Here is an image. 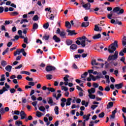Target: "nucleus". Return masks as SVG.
Listing matches in <instances>:
<instances>
[{
    "label": "nucleus",
    "instance_id": "nucleus-1",
    "mask_svg": "<svg viewBox=\"0 0 126 126\" xmlns=\"http://www.w3.org/2000/svg\"><path fill=\"white\" fill-rule=\"evenodd\" d=\"M117 48H119V45H118V41L115 40L113 43L109 46L108 51L110 54H112L117 50Z\"/></svg>",
    "mask_w": 126,
    "mask_h": 126
},
{
    "label": "nucleus",
    "instance_id": "nucleus-2",
    "mask_svg": "<svg viewBox=\"0 0 126 126\" xmlns=\"http://www.w3.org/2000/svg\"><path fill=\"white\" fill-rule=\"evenodd\" d=\"M113 12L120 15V14H123L125 10L120 7H116L113 8Z\"/></svg>",
    "mask_w": 126,
    "mask_h": 126
},
{
    "label": "nucleus",
    "instance_id": "nucleus-3",
    "mask_svg": "<svg viewBox=\"0 0 126 126\" xmlns=\"http://www.w3.org/2000/svg\"><path fill=\"white\" fill-rule=\"evenodd\" d=\"M119 55V52L118 51H115L114 55H110L107 59V62H110V61H115L118 59V56Z\"/></svg>",
    "mask_w": 126,
    "mask_h": 126
},
{
    "label": "nucleus",
    "instance_id": "nucleus-4",
    "mask_svg": "<svg viewBox=\"0 0 126 126\" xmlns=\"http://www.w3.org/2000/svg\"><path fill=\"white\" fill-rule=\"evenodd\" d=\"M45 70L47 72H49L50 71H52L53 70H56V67L52 66V65H48L46 66Z\"/></svg>",
    "mask_w": 126,
    "mask_h": 126
},
{
    "label": "nucleus",
    "instance_id": "nucleus-5",
    "mask_svg": "<svg viewBox=\"0 0 126 126\" xmlns=\"http://www.w3.org/2000/svg\"><path fill=\"white\" fill-rule=\"evenodd\" d=\"M82 6L84 8H85L86 10H88L90 9L91 7V4L90 3L88 2L86 4H84L83 5H82Z\"/></svg>",
    "mask_w": 126,
    "mask_h": 126
},
{
    "label": "nucleus",
    "instance_id": "nucleus-6",
    "mask_svg": "<svg viewBox=\"0 0 126 126\" xmlns=\"http://www.w3.org/2000/svg\"><path fill=\"white\" fill-rule=\"evenodd\" d=\"M21 120H24V119H27V115L25 114L24 111H21L20 112Z\"/></svg>",
    "mask_w": 126,
    "mask_h": 126
},
{
    "label": "nucleus",
    "instance_id": "nucleus-7",
    "mask_svg": "<svg viewBox=\"0 0 126 126\" xmlns=\"http://www.w3.org/2000/svg\"><path fill=\"white\" fill-rule=\"evenodd\" d=\"M66 32H68V35H70V36H72V35H76V34H77V32H75V31L74 30L71 31L70 30H67Z\"/></svg>",
    "mask_w": 126,
    "mask_h": 126
},
{
    "label": "nucleus",
    "instance_id": "nucleus-8",
    "mask_svg": "<svg viewBox=\"0 0 126 126\" xmlns=\"http://www.w3.org/2000/svg\"><path fill=\"white\" fill-rule=\"evenodd\" d=\"M52 39L56 42V43H60V42H61V38L58 37L56 35H54Z\"/></svg>",
    "mask_w": 126,
    "mask_h": 126
},
{
    "label": "nucleus",
    "instance_id": "nucleus-9",
    "mask_svg": "<svg viewBox=\"0 0 126 126\" xmlns=\"http://www.w3.org/2000/svg\"><path fill=\"white\" fill-rule=\"evenodd\" d=\"M123 86H124V83H123L115 85V88L118 90L121 89V88H123Z\"/></svg>",
    "mask_w": 126,
    "mask_h": 126
},
{
    "label": "nucleus",
    "instance_id": "nucleus-10",
    "mask_svg": "<svg viewBox=\"0 0 126 126\" xmlns=\"http://www.w3.org/2000/svg\"><path fill=\"white\" fill-rule=\"evenodd\" d=\"M70 50H72L73 51H76V50H77V45L74 44L71 45L70 46Z\"/></svg>",
    "mask_w": 126,
    "mask_h": 126
},
{
    "label": "nucleus",
    "instance_id": "nucleus-11",
    "mask_svg": "<svg viewBox=\"0 0 126 126\" xmlns=\"http://www.w3.org/2000/svg\"><path fill=\"white\" fill-rule=\"evenodd\" d=\"M88 26H89V22H83L81 24V27L86 28V27H88Z\"/></svg>",
    "mask_w": 126,
    "mask_h": 126
},
{
    "label": "nucleus",
    "instance_id": "nucleus-12",
    "mask_svg": "<svg viewBox=\"0 0 126 126\" xmlns=\"http://www.w3.org/2000/svg\"><path fill=\"white\" fill-rule=\"evenodd\" d=\"M92 65H101V63H96V60H94L92 61L91 62Z\"/></svg>",
    "mask_w": 126,
    "mask_h": 126
},
{
    "label": "nucleus",
    "instance_id": "nucleus-13",
    "mask_svg": "<svg viewBox=\"0 0 126 126\" xmlns=\"http://www.w3.org/2000/svg\"><path fill=\"white\" fill-rule=\"evenodd\" d=\"M65 26L66 28H68V29H70V28H71V24H70V23L68 21L65 22Z\"/></svg>",
    "mask_w": 126,
    "mask_h": 126
},
{
    "label": "nucleus",
    "instance_id": "nucleus-14",
    "mask_svg": "<svg viewBox=\"0 0 126 126\" xmlns=\"http://www.w3.org/2000/svg\"><path fill=\"white\" fill-rule=\"evenodd\" d=\"M114 106V102L111 101L109 102L107 105V109H111V108H112V107Z\"/></svg>",
    "mask_w": 126,
    "mask_h": 126
},
{
    "label": "nucleus",
    "instance_id": "nucleus-15",
    "mask_svg": "<svg viewBox=\"0 0 126 126\" xmlns=\"http://www.w3.org/2000/svg\"><path fill=\"white\" fill-rule=\"evenodd\" d=\"M89 94H91V93H95L96 92V90L94 88H92L91 90H88Z\"/></svg>",
    "mask_w": 126,
    "mask_h": 126
},
{
    "label": "nucleus",
    "instance_id": "nucleus-16",
    "mask_svg": "<svg viewBox=\"0 0 126 126\" xmlns=\"http://www.w3.org/2000/svg\"><path fill=\"white\" fill-rule=\"evenodd\" d=\"M100 38H101V34L100 33L95 34L93 37V39L94 40H96V39H100Z\"/></svg>",
    "mask_w": 126,
    "mask_h": 126
},
{
    "label": "nucleus",
    "instance_id": "nucleus-17",
    "mask_svg": "<svg viewBox=\"0 0 126 126\" xmlns=\"http://www.w3.org/2000/svg\"><path fill=\"white\" fill-rule=\"evenodd\" d=\"M72 100V99H71V98H68L67 99V102H66V106H70V105L71 104V102H70V101H71Z\"/></svg>",
    "mask_w": 126,
    "mask_h": 126
},
{
    "label": "nucleus",
    "instance_id": "nucleus-18",
    "mask_svg": "<svg viewBox=\"0 0 126 126\" xmlns=\"http://www.w3.org/2000/svg\"><path fill=\"white\" fill-rule=\"evenodd\" d=\"M72 43H73L72 40H70V39H67L66 40V44L67 46L71 45H72L71 44H72Z\"/></svg>",
    "mask_w": 126,
    "mask_h": 126
},
{
    "label": "nucleus",
    "instance_id": "nucleus-19",
    "mask_svg": "<svg viewBox=\"0 0 126 126\" xmlns=\"http://www.w3.org/2000/svg\"><path fill=\"white\" fill-rule=\"evenodd\" d=\"M11 68H12V66L11 65H8L5 68L6 70H7V71H9V72H10L11 71Z\"/></svg>",
    "mask_w": 126,
    "mask_h": 126
},
{
    "label": "nucleus",
    "instance_id": "nucleus-20",
    "mask_svg": "<svg viewBox=\"0 0 126 126\" xmlns=\"http://www.w3.org/2000/svg\"><path fill=\"white\" fill-rule=\"evenodd\" d=\"M38 27H39V25H38V24L34 23L32 26V29L33 30H36L38 29Z\"/></svg>",
    "mask_w": 126,
    "mask_h": 126
},
{
    "label": "nucleus",
    "instance_id": "nucleus-21",
    "mask_svg": "<svg viewBox=\"0 0 126 126\" xmlns=\"http://www.w3.org/2000/svg\"><path fill=\"white\" fill-rule=\"evenodd\" d=\"M20 49H17L16 51L14 53V56H16L17 55H20Z\"/></svg>",
    "mask_w": 126,
    "mask_h": 126
},
{
    "label": "nucleus",
    "instance_id": "nucleus-22",
    "mask_svg": "<svg viewBox=\"0 0 126 126\" xmlns=\"http://www.w3.org/2000/svg\"><path fill=\"white\" fill-rule=\"evenodd\" d=\"M81 104L82 106H85L86 107H88L89 103L88 102H86L85 100H82L81 102Z\"/></svg>",
    "mask_w": 126,
    "mask_h": 126
},
{
    "label": "nucleus",
    "instance_id": "nucleus-23",
    "mask_svg": "<svg viewBox=\"0 0 126 126\" xmlns=\"http://www.w3.org/2000/svg\"><path fill=\"white\" fill-rule=\"evenodd\" d=\"M47 90L48 91H49V92H56V90L52 87H48Z\"/></svg>",
    "mask_w": 126,
    "mask_h": 126
},
{
    "label": "nucleus",
    "instance_id": "nucleus-24",
    "mask_svg": "<svg viewBox=\"0 0 126 126\" xmlns=\"http://www.w3.org/2000/svg\"><path fill=\"white\" fill-rule=\"evenodd\" d=\"M65 32H61L60 33V35L61 37H62V38H65Z\"/></svg>",
    "mask_w": 126,
    "mask_h": 126
},
{
    "label": "nucleus",
    "instance_id": "nucleus-25",
    "mask_svg": "<svg viewBox=\"0 0 126 126\" xmlns=\"http://www.w3.org/2000/svg\"><path fill=\"white\" fill-rule=\"evenodd\" d=\"M49 22H47L43 25V27L45 30H47L49 28Z\"/></svg>",
    "mask_w": 126,
    "mask_h": 126
},
{
    "label": "nucleus",
    "instance_id": "nucleus-26",
    "mask_svg": "<svg viewBox=\"0 0 126 126\" xmlns=\"http://www.w3.org/2000/svg\"><path fill=\"white\" fill-rule=\"evenodd\" d=\"M7 64V63H6V61H2L1 62V65H2V66H3V67H4V66H5V65H6Z\"/></svg>",
    "mask_w": 126,
    "mask_h": 126
},
{
    "label": "nucleus",
    "instance_id": "nucleus-27",
    "mask_svg": "<svg viewBox=\"0 0 126 126\" xmlns=\"http://www.w3.org/2000/svg\"><path fill=\"white\" fill-rule=\"evenodd\" d=\"M39 111H41V112H43V113H45V111H46V109L43 106H40L39 108Z\"/></svg>",
    "mask_w": 126,
    "mask_h": 126
},
{
    "label": "nucleus",
    "instance_id": "nucleus-28",
    "mask_svg": "<svg viewBox=\"0 0 126 126\" xmlns=\"http://www.w3.org/2000/svg\"><path fill=\"white\" fill-rule=\"evenodd\" d=\"M81 41H82L81 45L83 48H84V47H85V46L86 45V44H85V42H86L85 39H83Z\"/></svg>",
    "mask_w": 126,
    "mask_h": 126
},
{
    "label": "nucleus",
    "instance_id": "nucleus-29",
    "mask_svg": "<svg viewBox=\"0 0 126 126\" xmlns=\"http://www.w3.org/2000/svg\"><path fill=\"white\" fill-rule=\"evenodd\" d=\"M54 111H55L56 115H59V107L55 106Z\"/></svg>",
    "mask_w": 126,
    "mask_h": 126
},
{
    "label": "nucleus",
    "instance_id": "nucleus-30",
    "mask_svg": "<svg viewBox=\"0 0 126 126\" xmlns=\"http://www.w3.org/2000/svg\"><path fill=\"white\" fill-rule=\"evenodd\" d=\"M68 78H69V75H66L63 78L64 81H65V82H67V81H68Z\"/></svg>",
    "mask_w": 126,
    "mask_h": 126
},
{
    "label": "nucleus",
    "instance_id": "nucleus-31",
    "mask_svg": "<svg viewBox=\"0 0 126 126\" xmlns=\"http://www.w3.org/2000/svg\"><path fill=\"white\" fill-rule=\"evenodd\" d=\"M36 117H38V118H41L42 117V113H41L39 111H36Z\"/></svg>",
    "mask_w": 126,
    "mask_h": 126
},
{
    "label": "nucleus",
    "instance_id": "nucleus-32",
    "mask_svg": "<svg viewBox=\"0 0 126 126\" xmlns=\"http://www.w3.org/2000/svg\"><path fill=\"white\" fill-rule=\"evenodd\" d=\"M118 24V25H123V23L122 22L119 21V20L116 19L115 20V25Z\"/></svg>",
    "mask_w": 126,
    "mask_h": 126
},
{
    "label": "nucleus",
    "instance_id": "nucleus-33",
    "mask_svg": "<svg viewBox=\"0 0 126 126\" xmlns=\"http://www.w3.org/2000/svg\"><path fill=\"white\" fill-rule=\"evenodd\" d=\"M94 31L96 32L100 31V28L98 27L97 25H95Z\"/></svg>",
    "mask_w": 126,
    "mask_h": 126
},
{
    "label": "nucleus",
    "instance_id": "nucleus-34",
    "mask_svg": "<svg viewBox=\"0 0 126 126\" xmlns=\"http://www.w3.org/2000/svg\"><path fill=\"white\" fill-rule=\"evenodd\" d=\"M49 100L48 101V104H53L54 103V101H53V98L50 97H48Z\"/></svg>",
    "mask_w": 126,
    "mask_h": 126
},
{
    "label": "nucleus",
    "instance_id": "nucleus-35",
    "mask_svg": "<svg viewBox=\"0 0 126 126\" xmlns=\"http://www.w3.org/2000/svg\"><path fill=\"white\" fill-rule=\"evenodd\" d=\"M39 17L37 15L34 16V17L32 18V20H33V21H37Z\"/></svg>",
    "mask_w": 126,
    "mask_h": 126
},
{
    "label": "nucleus",
    "instance_id": "nucleus-36",
    "mask_svg": "<svg viewBox=\"0 0 126 126\" xmlns=\"http://www.w3.org/2000/svg\"><path fill=\"white\" fill-rule=\"evenodd\" d=\"M10 92L11 94H14L16 92V90L14 88H12L10 89Z\"/></svg>",
    "mask_w": 126,
    "mask_h": 126
},
{
    "label": "nucleus",
    "instance_id": "nucleus-37",
    "mask_svg": "<svg viewBox=\"0 0 126 126\" xmlns=\"http://www.w3.org/2000/svg\"><path fill=\"white\" fill-rule=\"evenodd\" d=\"M89 97L90 98V99H95L96 98V95L95 94H89Z\"/></svg>",
    "mask_w": 126,
    "mask_h": 126
},
{
    "label": "nucleus",
    "instance_id": "nucleus-38",
    "mask_svg": "<svg viewBox=\"0 0 126 126\" xmlns=\"http://www.w3.org/2000/svg\"><path fill=\"white\" fill-rule=\"evenodd\" d=\"M50 39V35H44L42 38L43 40H48Z\"/></svg>",
    "mask_w": 126,
    "mask_h": 126
},
{
    "label": "nucleus",
    "instance_id": "nucleus-39",
    "mask_svg": "<svg viewBox=\"0 0 126 126\" xmlns=\"http://www.w3.org/2000/svg\"><path fill=\"white\" fill-rule=\"evenodd\" d=\"M77 40H80V41H82V40H85V39H86V36L83 35L82 37H78Z\"/></svg>",
    "mask_w": 126,
    "mask_h": 126
},
{
    "label": "nucleus",
    "instance_id": "nucleus-40",
    "mask_svg": "<svg viewBox=\"0 0 126 126\" xmlns=\"http://www.w3.org/2000/svg\"><path fill=\"white\" fill-rule=\"evenodd\" d=\"M90 77L92 78L93 81H96V77H94L93 75L90 74Z\"/></svg>",
    "mask_w": 126,
    "mask_h": 126
},
{
    "label": "nucleus",
    "instance_id": "nucleus-41",
    "mask_svg": "<svg viewBox=\"0 0 126 126\" xmlns=\"http://www.w3.org/2000/svg\"><path fill=\"white\" fill-rule=\"evenodd\" d=\"M10 15H11V16H14V15H18V12L16 11L12 12L10 13Z\"/></svg>",
    "mask_w": 126,
    "mask_h": 126
},
{
    "label": "nucleus",
    "instance_id": "nucleus-42",
    "mask_svg": "<svg viewBox=\"0 0 126 126\" xmlns=\"http://www.w3.org/2000/svg\"><path fill=\"white\" fill-rule=\"evenodd\" d=\"M62 90H64V91H67L68 90V88L66 87L62 86Z\"/></svg>",
    "mask_w": 126,
    "mask_h": 126
},
{
    "label": "nucleus",
    "instance_id": "nucleus-43",
    "mask_svg": "<svg viewBox=\"0 0 126 126\" xmlns=\"http://www.w3.org/2000/svg\"><path fill=\"white\" fill-rule=\"evenodd\" d=\"M4 76H5V75L4 74H3L1 76L0 81H4V80H5V77H4Z\"/></svg>",
    "mask_w": 126,
    "mask_h": 126
},
{
    "label": "nucleus",
    "instance_id": "nucleus-44",
    "mask_svg": "<svg viewBox=\"0 0 126 126\" xmlns=\"http://www.w3.org/2000/svg\"><path fill=\"white\" fill-rule=\"evenodd\" d=\"M93 86L94 87V88H98V87H99V84L96 83H93Z\"/></svg>",
    "mask_w": 126,
    "mask_h": 126
},
{
    "label": "nucleus",
    "instance_id": "nucleus-45",
    "mask_svg": "<svg viewBox=\"0 0 126 126\" xmlns=\"http://www.w3.org/2000/svg\"><path fill=\"white\" fill-rule=\"evenodd\" d=\"M104 116H105V113H104V112L101 113L98 115L99 118H103Z\"/></svg>",
    "mask_w": 126,
    "mask_h": 126
},
{
    "label": "nucleus",
    "instance_id": "nucleus-46",
    "mask_svg": "<svg viewBox=\"0 0 126 126\" xmlns=\"http://www.w3.org/2000/svg\"><path fill=\"white\" fill-rule=\"evenodd\" d=\"M22 124H23L22 122H21V121H16L15 122V125H18L19 126V125H22Z\"/></svg>",
    "mask_w": 126,
    "mask_h": 126
},
{
    "label": "nucleus",
    "instance_id": "nucleus-47",
    "mask_svg": "<svg viewBox=\"0 0 126 126\" xmlns=\"http://www.w3.org/2000/svg\"><path fill=\"white\" fill-rule=\"evenodd\" d=\"M52 76H53L51 74H48L46 75V77L49 80H51V79H52Z\"/></svg>",
    "mask_w": 126,
    "mask_h": 126
},
{
    "label": "nucleus",
    "instance_id": "nucleus-48",
    "mask_svg": "<svg viewBox=\"0 0 126 126\" xmlns=\"http://www.w3.org/2000/svg\"><path fill=\"white\" fill-rule=\"evenodd\" d=\"M26 79L28 80V81H32L33 78L29 77V76H27L26 78Z\"/></svg>",
    "mask_w": 126,
    "mask_h": 126
},
{
    "label": "nucleus",
    "instance_id": "nucleus-49",
    "mask_svg": "<svg viewBox=\"0 0 126 126\" xmlns=\"http://www.w3.org/2000/svg\"><path fill=\"white\" fill-rule=\"evenodd\" d=\"M87 74H88V73L87 72H84L83 75H81V78H85V77H84L83 75H84L85 76H87Z\"/></svg>",
    "mask_w": 126,
    "mask_h": 126
},
{
    "label": "nucleus",
    "instance_id": "nucleus-50",
    "mask_svg": "<svg viewBox=\"0 0 126 126\" xmlns=\"http://www.w3.org/2000/svg\"><path fill=\"white\" fill-rule=\"evenodd\" d=\"M113 15H114V14L111 13L108 15L107 17L108 18H109V19H112V17L113 16Z\"/></svg>",
    "mask_w": 126,
    "mask_h": 126
},
{
    "label": "nucleus",
    "instance_id": "nucleus-51",
    "mask_svg": "<svg viewBox=\"0 0 126 126\" xmlns=\"http://www.w3.org/2000/svg\"><path fill=\"white\" fill-rule=\"evenodd\" d=\"M28 84L30 86H35V83H34L33 82H29Z\"/></svg>",
    "mask_w": 126,
    "mask_h": 126
},
{
    "label": "nucleus",
    "instance_id": "nucleus-52",
    "mask_svg": "<svg viewBox=\"0 0 126 126\" xmlns=\"http://www.w3.org/2000/svg\"><path fill=\"white\" fill-rule=\"evenodd\" d=\"M10 24V21H5V23L3 24V25H8Z\"/></svg>",
    "mask_w": 126,
    "mask_h": 126
},
{
    "label": "nucleus",
    "instance_id": "nucleus-53",
    "mask_svg": "<svg viewBox=\"0 0 126 126\" xmlns=\"http://www.w3.org/2000/svg\"><path fill=\"white\" fill-rule=\"evenodd\" d=\"M38 103V101H33L32 103V106H33V107H36V106H37V104Z\"/></svg>",
    "mask_w": 126,
    "mask_h": 126
},
{
    "label": "nucleus",
    "instance_id": "nucleus-54",
    "mask_svg": "<svg viewBox=\"0 0 126 126\" xmlns=\"http://www.w3.org/2000/svg\"><path fill=\"white\" fill-rule=\"evenodd\" d=\"M0 114H1V115L5 113V112L4 111V109H3V108L0 109Z\"/></svg>",
    "mask_w": 126,
    "mask_h": 126
},
{
    "label": "nucleus",
    "instance_id": "nucleus-55",
    "mask_svg": "<svg viewBox=\"0 0 126 126\" xmlns=\"http://www.w3.org/2000/svg\"><path fill=\"white\" fill-rule=\"evenodd\" d=\"M105 91H107V92H109L111 90V88H110V87L107 86L104 89Z\"/></svg>",
    "mask_w": 126,
    "mask_h": 126
},
{
    "label": "nucleus",
    "instance_id": "nucleus-56",
    "mask_svg": "<svg viewBox=\"0 0 126 126\" xmlns=\"http://www.w3.org/2000/svg\"><path fill=\"white\" fill-rule=\"evenodd\" d=\"M97 93L99 95V96H103L104 95V94H103V93L100 91H97Z\"/></svg>",
    "mask_w": 126,
    "mask_h": 126
},
{
    "label": "nucleus",
    "instance_id": "nucleus-57",
    "mask_svg": "<svg viewBox=\"0 0 126 126\" xmlns=\"http://www.w3.org/2000/svg\"><path fill=\"white\" fill-rule=\"evenodd\" d=\"M84 52V50L83 49H78V54H82V53Z\"/></svg>",
    "mask_w": 126,
    "mask_h": 126
},
{
    "label": "nucleus",
    "instance_id": "nucleus-58",
    "mask_svg": "<svg viewBox=\"0 0 126 126\" xmlns=\"http://www.w3.org/2000/svg\"><path fill=\"white\" fill-rule=\"evenodd\" d=\"M110 80L111 82H112L113 83H114V82H116V80L115 79V78L113 77H110Z\"/></svg>",
    "mask_w": 126,
    "mask_h": 126
},
{
    "label": "nucleus",
    "instance_id": "nucleus-59",
    "mask_svg": "<svg viewBox=\"0 0 126 126\" xmlns=\"http://www.w3.org/2000/svg\"><path fill=\"white\" fill-rule=\"evenodd\" d=\"M24 42L26 44H28V38H27V37H26L25 38H24Z\"/></svg>",
    "mask_w": 126,
    "mask_h": 126
},
{
    "label": "nucleus",
    "instance_id": "nucleus-60",
    "mask_svg": "<svg viewBox=\"0 0 126 126\" xmlns=\"http://www.w3.org/2000/svg\"><path fill=\"white\" fill-rule=\"evenodd\" d=\"M1 30V31H6V30L5 29V27L3 25H2Z\"/></svg>",
    "mask_w": 126,
    "mask_h": 126
},
{
    "label": "nucleus",
    "instance_id": "nucleus-61",
    "mask_svg": "<svg viewBox=\"0 0 126 126\" xmlns=\"http://www.w3.org/2000/svg\"><path fill=\"white\" fill-rule=\"evenodd\" d=\"M14 115H19L20 114V111L18 110H15L14 112Z\"/></svg>",
    "mask_w": 126,
    "mask_h": 126
},
{
    "label": "nucleus",
    "instance_id": "nucleus-62",
    "mask_svg": "<svg viewBox=\"0 0 126 126\" xmlns=\"http://www.w3.org/2000/svg\"><path fill=\"white\" fill-rule=\"evenodd\" d=\"M3 10H4L3 7L2 6L0 7V13H2L3 12Z\"/></svg>",
    "mask_w": 126,
    "mask_h": 126
},
{
    "label": "nucleus",
    "instance_id": "nucleus-63",
    "mask_svg": "<svg viewBox=\"0 0 126 126\" xmlns=\"http://www.w3.org/2000/svg\"><path fill=\"white\" fill-rule=\"evenodd\" d=\"M76 88L79 91H83V90H82V88H81L80 87H79V86H77Z\"/></svg>",
    "mask_w": 126,
    "mask_h": 126
},
{
    "label": "nucleus",
    "instance_id": "nucleus-64",
    "mask_svg": "<svg viewBox=\"0 0 126 126\" xmlns=\"http://www.w3.org/2000/svg\"><path fill=\"white\" fill-rule=\"evenodd\" d=\"M32 99V101H36V96L35 95H32L31 97Z\"/></svg>",
    "mask_w": 126,
    "mask_h": 126
}]
</instances>
